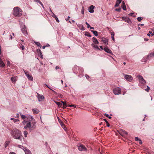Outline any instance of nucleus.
Masks as SVG:
<instances>
[{
	"label": "nucleus",
	"mask_w": 154,
	"mask_h": 154,
	"mask_svg": "<svg viewBox=\"0 0 154 154\" xmlns=\"http://www.w3.org/2000/svg\"><path fill=\"white\" fill-rule=\"evenodd\" d=\"M122 19L124 21L129 23H131V20H130V18L127 17H123Z\"/></svg>",
	"instance_id": "nucleus-8"
},
{
	"label": "nucleus",
	"mask_w": 154,
	"mask_h": 154,
	"mask_svg": "<svg viewBox=\"0 0 154 154\" xmlns=\"http://www.w3.org/2000/svg\"><path fill=\"white\" fill-rule=\"evenodd\" d=\"M150 89V88L148 86H147L146 88L145 89V90L147 91L148 92L149 91V90Z\"/></svg>",
	"instance_id": "nucleus-36"
},
{
	"label": "nucleus",
	"mask_w": 154,
	"mask_h": 154,
	"mask_svg": "<svg viewBox=\"0 0 154 154\" xmlns=\"http://www.w3.org/2000/svg\"><path fill=\"white\" fill-rule=\"evenodd\" d=\"M61 102L63 103V108H65L67 107V105L65 102H63L62 101H61Z\"/></svg>",
	"instance_id": "nucleus-28"
},
{
	"label": "nucleus",
	"mask_w": 154,
	"mask_h": 154,
	"mask_svg": "<svg viewBox=\"0 0 154 154\" xmlns=\"http://www.w3.org/2000/svg\"><path fill=\"white\" fill-rule=\"evenodd\" d=\"M9 154H16L14 152H11Z\"/></svg>",
	"instance_id": "nucleus-63"
},
{
	"label": "nucleus",
	"mask_w": 154,
	"mask_h": 154,
	"mask_svg": "<svg viewBox=\"0 0 154 154\" xmlns=\"http://www.w3.org/2000/svg\"><path fill=\"white\" fill-rule=\"evenodd\" d=\"M122 7L124 10L126 11V8L124 1H123L122 2Z\"/></svg>",
	"instance_id": "nucleus-16"
},
{
	"label": "nucleus",
	"mask_w": 154,
	"mask_h": 154,
	"mask_svg": "<svg viewBox=\"0 0 154 154\" xmlns=\"http://www.w3.org/2000/svg\"><path fill=\"white\" fill-rule=\"evenodd\" d=\"M38 2L41 5V6H42V8H44V6H43V4H42V3L40 1H38Z\"/></svg>",
	"instance_id": "nucleus-39"
},
{
	"label": "nucleus",
	"mask_w": 154,
	"mask_h": 154,
	"mask_svg": "<svg viewBox=\"0 0 154 154\" xmlns=\"http://www.w3.org/2000/svg\"><path fill=\"white\" fill-rule=\"evenodd\" d=\"M53 17L55 18V19L57 17L56 15H55L54 14H53V15H52Z\"/></svg>",
	"instance_id": "nucleus-57"
},
{
	"label": "nucleus",
	"mask_w": 154,
	"mask_h": 154,
	"mask_svg": "<svg viewBox=\"0 0 154 154\" xmlns=\"http://www.w3.org/2000/svg\"><path fill=\"white\" fill-rule=\"evenodd\" d=\"M27 122V121H25V120H24V121H23V122H22V123H23V124L25 125V124L26 122Z\"/></svg>",
	"instance_id": "nucleus-53"
},
{
	"label": "nucleus",
	"mask_w": 154,
	"mask_h": 154,
	"mask_svg": "<svg viewBox=\"0 0 154 154\" xmlns=\"http://www.w3.org/2000/svg\"><path fill=\"white\" fill-rule=\"evenodd\" d=\"M10 143V141H6L5 142V148H6L9 144V143Z\"/></svg>",
	"instance_id": "nucleus-29"
},
{
	"label": "nucleus",
	"mask_w": 154,
	"mask_h": 154,
	"mask_svg": "<svg viewBox=\"0 0 154 154\" xmlns=\"http://www.w3.org/2000/svg\"><path fill=\"white\" fill-rule=\"evenodd\" d=\"M143 19V18L142 17H138L137 18V20L139 22L140 21Z\"/></svg>",
	"instance_id": "nucleus-33"
},
{
	"label": "nucleus",
	"mask_w": 154,
	"mask_h": 154,
	"mask_svg": "<svg viewBox=\"0 0 154 154\" xmlns=\"http://www.w3.org/2000/svg\"><path fill=\"white\" fill-rule=\"evenodd\" d=\"M19 121V120L17 119H14V122H16Z\"/></svg>",
	"instance_id": "nucleus-48"
},
{
	"label": "nucleus",
	"mask_w": 154,
	"mask_h": 154,
	"mask_svg": "<svg viewBox=\"0 0 154 154\" xmlns=\"http://www.w3.org/2000/svg\"><path fill=\"white\" fill-rule=\"evenodd\" d=\"M22 14V10L17 7L14 8L13 14L15 16H20Z\"/></svg>",
	"instance_id": "nucleus-2"
},
{
	"label": "nucleus",
	"mask_w": 154,
	"mask_h": 154,
	"mask_svg": "<svg viewBox=\"0 0 154 154\" xmlns=\"http://www.w3.org/2000/svg\"><path fill=\"white\" fill-rule=\"evenodd\" d=\"M103 120L106 122V123L107 122H108V121L106 120V119H103Z\"/></svg>",
	"instance_id": "nucleus-64"
},
{
	"label": "nucleus",
	"mask_w": 154,
	"mask_h": 154,
	"mask_svg": "<svg viewBox=\"0 0 154 154\" xmlns=\"http://www.w3.org/2000/svg\"><path fill=\"white\" fill-rule=\"evenodd\" d=\"M113 92L115 95L119 94L121 92V88L119 87H116L113 90Z\"/></svg>",
	"instance_id": "nucleus-3"
},
{
	"label": "nucleus",
	"mask_w": 154,
	"mask_h": 154,
	"mask_svg": "<svg viewBox=\"0 0 154 154\" xmlns=\"http://www.w3.org/2000/svg\"><path fill=\"white\" fill-rule=\"evenodd\" d=\"M55 20H56V21H57V22L58 23H59V21L58 18L57 17L55 19Z\"/></svg>",
	"instance_id": "nucleus-54"
},
{
	"label": "nucleus",
	"mask_w": 154,
	"mask_h": 154,
	"mask_svg": "<svg viewBox=\"0 0 154 154\" xmlns=\"http://www.w3.org/2000/svg\"><path fill=\"white\" fill-rule=\"evenodd\" d=\"M112 39L113 40V41H114L115 40V38H114V36H112Z\"/></svg>",
	"instance_id": "nucleus-61"
},
{
	"label": "nucleus",
	"mask_w": 154,
	"mask_h": 154,
	"mask_svg": "<svg viewBox=\"0 0 154 154\" xmlns=\"http://www.w3.org/2000/svg\"><path fill=\"white\" fill-rule=\"evenodd\" d=\"M29 120L31 121L32 123L33 124V127L36 126V123L33 117L32 116H29Z\"/></svg>",
	"instance_id": "nucleus-9"
},
{
	"label": "nucleus",
	"mask_w": 154,
	"mask_h": 154,
	"mask_svg": "<svg viewBox=\"0 0 154 154\" xmlns=\"http://www.w3.org/2000/svg\"><path fill=\"white\" fill-rule=\"evenodd\" d=\"M139 143L140 144H141L142 143V141L140 139L139 140Z\"/></svg>",
	"instance_id": "nucleus-51"
},
{
	"label": "nucleus",
	"mask_w": 154,
	"mask_h": 154,
	"mask_svg": "<svg viewBox=\"0 0 154 154\" xmlns=\"http://www.w3.org/2000/svg\"><path fill=\"white\" fill-rule=\"evenodd\" d=\"M139 81L142 83L145 84L146 82L144 80L143 78H139Z\"/></svg>",
	"instance_id": "nucleus-17"
},
{
	"label": "nucleus",
	"mask_w": 154,
	"mask_h": 154,
	"mask_svg": "<svg viewBox=\"0 0 154 154\" xmlns=\"http://www.w3.org/2000/svg\"><path fill=\"white\" fill-rule=\"evenodd\" d=\"M104 51L112 55L113 54V53H112V51L107 46L105 47L104 48Z\"/></svg>",
	"instance_id": "nucleus-10"
},
{
	"label": "nucleus",
	"mask_w": 154,
	"mask_h": 154,
	"mask_svg": "<svg viewBox=\"0 0 154 154\" xmlns=\"http://www.w3.org/2000/svg\"><path fill=\"white\" fill-rule=\"evenodd\" d=\"M119 134L121 136H123L125 135H127L128 133L125 130L121 129L120 130Z\"/></svg>",
	"instance_id": "nucleus-12"
},
{
	"label": "nucleus",
	"mask_w": 154,
	"mask_h": 154,
	"mask_svg": "<svg viewBox=\"0 0 154 154\" xmlns=\"http://www.w3.org/2000/svg\"><path fill=\"white\" fill-rule=\"evenodd\" d=\"M68 106L69 107H75L76 106L75 105H72V104L69 105Z\"/></svg>",
	"instance_id": "nucleus-37"
},
{
	"label": "nucleus",
	"mask_w": 154,
	"mask_h": 154,
	"mask_svg": "<svg viewBox=\"0 0 154 154\" xmlns=\"http://www.w3.org/2000/svg\"><path fill=\"white\" fill-rule=\"evenodd\" d=\"M120 4L116 2V4L115 5V7H116L119 6Z\"/></svg>",
	"instance_id": "nucleus-40"
},
{
	"label": "nucleus",
	"mask_w": 154,
	"mask_h": 154,
	"mask_svg": "<svg viewBox=\"0 0 154 154\" xmlns=\"http://www.w3.org/2000/svg\"><path fill=\"white\" fill-rule=\"evenodd\" d=\"M20 115L21 116V118L23 119H24L25 118H27V119H28V118L27 116H26L25 115H22V114H20Z\"/></svg>",
	"instance_id": "nucleus-30"
},
{
	"label": "nucleus",
	"mask_w": 154,
	"mask_h": 154,
	"mask_svg": "<svg viewBox=\"0 0 154 154\" xmlns=\"http://www.w3.org/2000/svg\"><path fill=\"white\" fill-rule=\"evenodd\" d=\"M133 13H130L128 15H130L131 16H133Z\"/></svg>",
	"instance_id": "nucleus-62"
},
{
	"label": "nucleus",
	"mask_w": 154,
	"mask_h": 154,
	"mask_svg": "<svg viewBox=\"0 0 154 154\" xmlns=\"http://www.w3.org/2000/svg\"><path fill=\"white\" fill-rule=\"evenodd\" d=\"M11 79L13 82L14 83L17 80L16 78H11Z\"/></svg>",
	"instance_id": "nucleus-27"
},
{
	"label": "nucleus",
	"mask_w": 154,
	"mask_h": 154,
	"mask_svg": "<svg viewBox=\"0 0 154 154\" xmlns=\"http://www.w3.org/2000/svg\"><path fill=\"white\" fill-rule=\"evenodd\" d=\"M5 66V64L2 60L1 58H0V66L1 67H4Z\"/></svg>",
	"instance_id": "nucleus-20"
},
{
	"label": "nucleus",
	"mask_w": 154,
	"mask_h": 154,
	"mask_svg": "<svg viewBox=\"0 0 154 154\" xmlns=\"http://www.w3.org/2000/svg\"><path fill=\"white\" fill-rule=\"evenodd\" d=\"M37 52L38 54H39V55H40L41 57L42 58L43 55H42V53L41 50L40 49L37 50Z\"/></svg>",
	"instance_id": "nucleus-21"
},
{
	"label": "nucleus",
	"mask_w": 154,
	"mask_h": 154,
	"mask_svg": "<svg viewBox=\"0 0 154 154\" xmlns=\"http://www.w3.org/2000/svg\"><path fill=\"white\" fill-rule=\"evenodd\" d=\"M140 139H139V138L137 137H135V140L136 141H137L139 140Z\"/></svg>",
	"instance_id": "nucleus-45"
},
{
	"label": "nucleus",
	"mask_w": 154,
	"mask_h": 154,
	"mask_svg": "<svg viewBox=\"0 0 154 154\" xmlns=\"http://www.w3.org/2000/svg\"><path fill=\"white\" fill-rule=\"evenodd\" d=\"M91 32L94 34V35L97 36L98 35V32L96 31L91 30Z\"/></svg>",
	"instance_id": "nucleus-24"
},
{
	"label": "nucleus",
	"mask_w": 154,
	"mask_h": 154,
	"mask_svg": "<svg viewBox=\"0 0 154 154\" xmlns=\"http://www.w3.org/2000/svg\"><path fill=\"white\" fill-rule=\"evenodd\" d=\"M60 69V67H59V66H56V67H55V69L56 70H57L58 69Z\"/></svg>",
	"instance_id": "nucleus-58"
},
{
	"label": "nucleus",
	"mask_w": 154,
	"mask_h": 154,
	"mask_svg": "<svg viewBox=\"0 0 154 154\" xmlns=\"http://www.w3.org/2000/svg\"><path fill=\"white\" fill-rule=\"evenodd\" d=\"M85 23L87 25V28H90L91 26H90V25L87 22H86Z\"/></svg>",
	"instance_id": "nucleus-41"
},
{
	"label": "nucleus",
	"mask_w": 154,
	"mask_h": 154,
	"mask_svg": "<svg viewBox=\"0 0 154 154\" xmlns=\"http://www.w3.org/2000/svg\"><path fill=\"white\" fill-rule=\"evenodd\" d=\"M29 80L32 81H33V78H28Z\"/></svg>",
	"instance_id": "nucleus-44"
},
{
	"label": "nucleus",
	"mask_w": 154,
	"mask_h": 154,
	"mask_svg": "<svg viewBox=\"0 0 154 154\" xmlns=\"http://www.w3.org/2000/svg\"><path fill=\"white\" fill-rule=\"evenodd\" d=\"M84 8L83 7L82 8V9L81 12L82 14H84Z\"/></svg>",
	"instance_id": "nucleus-46"
},
{
	"label": "nucleus",
	"mask_w": 154,
	"mask_h": 154,
	"mask_svg": "<svg viewBox=\"0 0 154 154\" xmlns=\"http://www.w3.org/2000/svg\"><path fill=\"white\" fill-rule=\"evenodd\" d=\"M92 47L94 49L97 50H100V49L98 48L97 45H94V44H91Z\"/></svg>",
	"instance_id": "nucleus-15"
},
{
	"label": "nucleus",
	"mask_w": 154,
	"mask_h": 154,
	"mask_svg": "<svg viewBox=\"0 0 154 154\" xmlns=\"http://www.w3.org/2000/svg\"><path fill=\"white\" fill-rule=\"evenodd\" d=\"M16 117L17 118H19V114H17L16 115Z\"/></svg>",
	"instance_id": "nucleus-60"
},
{
	"label": "nucleus",
	"mask_w": 154,
	"mask_h": 154,
	"mask_svg": "<svg viewBox=\"0 0 154 154\" xmlns=\"http://www.w3.org/2000/svg\"><path fill=\"white\" fill-rule=\"evenodd\" d=\"M20 47L22 50H23L24 49L25 47L23 45H22Z\"/></svg>",
	"instance_id": "nucleus-49"
},
{
	"label": "nucleus",
	"mask_w": 154,
	"mask_h": 154,
	"mask_svg": "<svg viewBox=\"0 0 154 154\" xmlns=\"http://www.w3.org/2000/svg\"><path fill=\"white\" fill-rule=\"evenodd\" d=\"M100 50H103V48L102 46H100Z\"/></svg>",
	"instance_id": "nucleus-56"
},
{
	"label": "nucleus",
	"mask_w": 154,
	"mask_h": 154,
	"mask_svg": "<svg viewBox=\"0 0 154 154\" xmlns=\"http://www.w3.org/2000/svg\"><path fill=\"white\" fill-rule=\"evenodd\" d=\"M23 134H24L25 137H26L28 134L27 132L26 131H24L23 132Z\"/></svg>",
	"instance_id": "nucleus-35"
},
{
	"label": "nucleus",
	"mask_w": 154,
	"mask_h": 154,
	"mask_svg": "<svg viewBox=\"0 0 154 154\" xmlns=\"http://www.w3.org/2000/svg\"><path fill=\"white\" fill-rule=\"evenodd\" d=\"M78 149L80 151H85L87 150L85 146L82 144L79 146H78Z\"/></svg>",
	"instance_id": "nucleus-6"
},
{
	"label": "nucleus",
	"mask_w": 154,
	"mask_h": 154,
	"mask_svg": "<svg viewBox=\"0 0 154 154\" xmlns=\"http://www.w3.org/2000/svg\"><path fill=\"white\" fill-rule=\"evenodd\" d=\"M24 72L27 77H31V76L29 75V73L28 72H26L25 71H24Z\"/></svg>",
	"instance_id": "nucleus-32"
},
{
	"label": "nucleus",
	"mask_w": 154,
	"mask_h": 154,
	"mask_svg": "<svg viewBox=\"0 0 154 154\" xmlns=\"http://www.w3.org/2000/svg\"><path fill=\"white\" fill-rule=\"evenodd\" d=\"M122 0H117L116 2L120 4L122 2Z\"/></svg>",
	"instance_id": "nucleus-43"
},
{
	"label": "nucleus",
	"mask_w": 154,
	"mask_h": 154,
	"mask_svg": "<svg viewBox=\"0 0 154 154\" xmlns=\"http://www.w3.org/2000/svg\"><path fill=\"white\" fill-rule=\"evenodd\" d=\"M101 41L103 42V44L105 45H107L108 43V41L107 38L103 37H101Z\"/></svg>",
	"instance_id": "nucleus-7"
},
{
	"label": "nucleus",
	"mask_w": 154,
	"mask_h": 154,
	"mask_svg": "<svg viewBox=\"0 0 154 154\" xmlns=\"http://www.w3.org/2000/svg\"><path fill=\"white\" fill-rule=\"evenodd\" d=\"M106 125L108 127H109L110 126V125L109 124V123L108 122H107L106 123Z\"/></svg>",
	"instance_id": "nucleus-59"
},
{
	"label": "nucleus",
	"mask_w": 154,
	"mask_h": 154,
	"mask_svg": "<svg viewBox=\"0 0 154 154\" xmlns=\"http://www.w3.org/2000/svg\"><path fill=\"white\" fill-rule=\"evenodd\" d=\"M104 115L106 117H108L109 119H111L112 118L111 116H109V115L107 113H105Z\"/></svg>",
	"instance_id": "nucleus-34"
},
{
	"label": "nucleus",
	"mask_w": 154,
	"mask_h": 154,
	"mask_svg": "<svg viewBox=\"0 0 154 154\" xmlns=\"http://www.w3.org/2000/svg\"><path fill=\"white\" fill-rule=\"evenodd\" d=\"M124 76H125V77H131V76H129V75H125L124 74H123Z\"/></svg>",
	"instance_id": "nucleus-52"
},
{
	"label": "nucleus",
	"mask_w": 154,
	"mask_h": 154,
	"mask_svg": "<svg viewBox=\"0 0 154 154\" xmlns=\"http://www.w3.org/2000/svg\"><path fill=\"white\" fill-rule=\"evenodd\" d=\"M55 103L59 107H61L62 105V104L59 102L55 101Z\"/></svg>",
	"instance_id": "nucleus-25"
},
{
	"label": "nucleus",
	"mask_w": 154,
	"mask_h": 154,
	"mask_svg": "<svg viewBox=\"0 0 154 154\" xmlns=\"http://www.w3.org/2000/svg\"><path fill=\"white\" fill-rule=\"evenodd\" d=\"M35 45H36L40 47V48H41L42 45L40 43L38 42H35Z\"/></svg>",
	"instance_id": "nucleus-26"
},
{
	"label": "nucleus",
	"mask_w": 154,
	"mask_h": 154,
	"mask_svg": "<svg viewBox=\"0 0 154 154\" xmlns=\"http://www.w3.org/2000/svg\"><path fill=\"white\" fill-rule=\"evenodd\" d=\"M37 94L38 101L39 102L42 101L44 99V97L43 95L40 94L38 93H37Z\"/></svg>",
	"instance_id": "nucleus-11"
},
{
	"label": "nucleus",
	"mask_w": 154,
	"mask_h": 154,
	"mask_svg": "<svg viewBox=\"0 0 154 154\" xmlns=\"http://www.w3.org/2000/svg\"><path fill=\"white\" fill-rule=\"evenodd\" d=\"M10 134L11 136L16 139L20 140L22 139V132L16 128H13L10 130Z\"/></svg>",
	"instance_id": "nucleus-1"
},
{
	"label": "nucleus",
	"mask_w": 154,
	"mask_h": 154,
	"mask_svg": "<svg viewBox=\"0 0 154 154\" xmlns=\"http://www.w3.org/2000/svg\"><path fill=\"white\" fill-rule=\"evenodd\" d=\"M126 80L127 81L131 82L133 80V78H125Z\"/></svg>",
	"instance_id": "nucleus-22"
},
{
	"label": "nucleus",
	"mask_w": 154,
	"mask_h": 154,
	"mask_svg": "<svg viewBox=\"0 0 154 154\" xmlns=\"http://www.w3.org/2000/svg\"><path fill=\"white\" fill-rule=\"evenodd\" d=\"M18 146L21 148V149H24V148H26V147H24L23 146H21V145H18Z\"/></svg>",
	"instance_id": "nucleus-38"
},
{
	"label": "nucleus",
	"mask_w": 154,
	"mask_h": 154,
	"mask_svg": "<svg viewBox=\"0 0 154 154\" xmlns=\"http://www.w3.org/2000/svg\"><path fill=\"white\" fill-rule=\"evenodd\" d=\"M21 29L22 32L23 34L25 35L26 36V35H27V32L26 30V28L25 25H23L21 26Z\"/></svg>",
	"instance_id": "nucleus-5"
},
{
	"label": "nucleus",
	"mask_w": 154,
	"mask_h": 154,
	"mask_svg": "<svg viewBox=\"0 0 154 154\" xmlns=\"http://www.w3.org/2000/svg\"><path fill=\"white\" fill-rule=\"evenodd\" d=\"M59 122V123H60L61 125L63 127V126L64 125V124L63 122L60 119H58Z\"/></svg>",
	"instance_id": "nucleus-31"
},
{
	"label": "nucleus",
	"mask_w": 154,
	"mask_h": 154,
	"mask_svg": "<svg viewBox=\"0 0 154 154\" xmlns=\"http://www.w3.org/2000/svg\"><path fill=\"white\" fill-rule=\"evenodd\" d=\"M149 56L150 58L154 57V51L150 53Z\"/></svg>",
	"instance_id": "nucleus-23"
},
{
	"label": "nucleus",
	"mask_w": 154,
	"mask_h": 154,
	"mask_svg": "<svg viewBox=\"0 0 154 154\" xmlns=\"http://www.w3.org/2000/svg\"><path fill=\"white\" fill-rule=\"evenodd\" d=\"M95 8V6L93 5H91L90 6L88 10L89 12L91 13H92L94 12V9Z\"/></svg>",
	"instance_id": "nucleus-13"
},
{
	"label": "nucleus",
	"mask_w": 154,
	"mask_h": 154,
	"mask_svg": "<svg viewBox=\"0 0 154 154\" xmlns=\"http://www.w3.org/2000/svg\"><path fill=\"white\" fill-rule=\"evenodd\" d=\"M111 34L112 36H114L115 35V33L113 31L111 32Z\"/></svg>",
	"instance_id": "nucleus-50"
},
{
	"label": "nucleus",
	"mask_w": 154,
	"mask_h": 154,
	"mask_svg": "<svg viewBox=\"0 0 154 154\" xmlns=\"http://www.w3.org/2000/svg\"><path fill=\"white\" fill-rule=\"evenodd\" d=\"M32 110L34 114H36L38 113L39 110L36 109H33Z\"/></svg>",
	"instance_id": "nucleus-18"
},
{
	"label": "nucleus",
	"mask_w": 154,
	"mask_h": 154,
	"mask_svg": "<svg viewBox=\"0 0 154 154\" xmlns=\"http://www.w3.org/2000/svg\"><path fill=\"white\" fill-rule=\"evenodd\" d=\"M121 8H116L115 9V11H118L119 12H120L121 11Z\"/></svg>",
	"instance_id": "nucleus-42"
},
{
	"label": "nucleus",
	"mask_w": 154,
	"mask_h": 154,
	"mask_svg": "<svg viewBox=\"0 0 154 154\" xmlns=\"http://www.w3.org/2000/svg\"><path fill=\"white\" fill-rule=\"evenodd\" d=\"M7 63L8 65H9V66L10 65V61H8V60L7 61Z\"/></svg>",
	"instance_id": "nucleus-55"
},
{
	"label": "nucleus",
	"mask_w": 154,
	"mask_h": 154,
	"mask_svg": "<svg viewBox=\"0 0 154 154\" xmlns=\"http://www.w3.org/2000/svg\"><path fill=\"white\" fill-rule=\"evenodd\" d=\"M24 150L25 154H32L31 151L28 149H26V148H24V149H23Z\"/></svg>",
	"instance_id": "nucleus-14"
},
{
	"label": "nucleus",
	"mask_w": 154,
	"mask_h": 154,
	"mask_svg": "<svg viewBox=\"0 0 154 154\" xmlns=\"http://www.w3.org/2000/svg\"><path fill=\"white\" fill-rule=\"evenodd\" d=\"M12 38L13 37L12 36L11 34H10L9 35V39L10 40H11L12 39Z\"/></svg>",
	"instance_id": "nucleus-47"
},
{
	"label": "nucleus",
	"mask_w": 154,
	"mask_h": 154,
	"mask_svg": "<svg viewBox=\"0 0 154 154\" xmlns=\"http://www.w3.org/2000/svg\"><path fill=\"white\" fill-rule=\"evenodd\" d=\"M26 126L28 128H29V129L30 131L33 130L35 128L36 126H35V127H33V124H32V122L31 123L30 122H29L27 123Z\"/></svg>",
	"instance_id": "nucleus-4"
},
{
	"label": "nucleus",
	"mask_w": 154,
	"mask_h": 154,
	"mask_svg": "<svg viewBox=\"0 0 154 154\" xmlns=\"http://www.w3.org/2000/svg\"><path fill=\"white\" fill-rule=\"evenodd\" d=\"M92 41L95 44H99V42L96 38L95 37L92 38Z\"/></svg>",
	"instance_id": "nucleus-19"
}]
</instances>
